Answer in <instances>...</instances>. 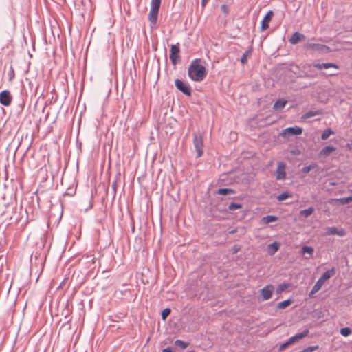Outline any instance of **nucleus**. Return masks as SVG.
Masks as SVG:
<instances>
[{"label": "nucleus", "instance_id": "obj_7", "mask_svg": "<svg viewBox=\"0 0 352 352\" xmlns=\"http://www.w3.org/2000/svg\"><path fill=\"white\" fill-rule=\"evenodd\" d=\"M12 100V97L8 91L4 90L0 93V104L6 107L10 105Z\"/></svg>", "mask_w": 352, "mask_h": 352}, {"label": "nucleus", "instance_id": "obj_19", "mask_svg": "<svg viewBox=\"0 0 352 352\" xmlns=\"http://www.w3.org/2000/svg\"><path fill=\"white\" fill-rule=\"evenodd\" d=\"M336 273V270L334 267H332L331 269L326 271L324 273L322 274V275L319 278L320 280H322V282H325L328 279H329L331 276H333Z\"/></svg>", "mask_w": 352, "mask_h": 352}, {"label": "nucleus", "instance_id": "obj_24", "mask_svg": "<svg viewBox=\"0 0 352 352\" xmlns=\"http://www.w3.org/2000/svg\"><path fill=\"white\" fill-rule=\"evenodd\" d=\"M314 212V208L313 207H309L307 209L300 210V214L301 216L304 217L305 218H307L308 217L311 215Z\"/></svg>", "mask_w": 352, "mask_h": 352}, {"label": "nucleus", "instance_id": "obj_30", "mask_svg": "<svg viewBox=\"0 0 352 352\" xmlns=\"http://www.w3.org/2000/svg\"><path fill=\"white\" fill-rule=\"evenodd\" d=\"M175 345L181 349H185L189 345V343L184 342L181 340H176L175 341Z\"/></svg>", "mask_w": 352, "mask_h": 352}, {"label": "nucleus", "instance_id": "obj_38", "mask_svg": "<svg viewBox=\"0 0 352 352\" xmlns=\"http://www.w3.org/2000/svg\"><path fill=\"white\" fill-rule=\"evenodd\" d=\"M287 288V284H281L276 289V292H277L278 294H280L281 292L285 291Z\"/></svg>", "mask_w": 352, "mask_h": 352}, {"label": "nucleus", "instance_id": "obj_40", "mask_svg": "<svg viewBox=\"0 0 352 352\" xmlns=\"http://www.w3.org/2000/svg\"><path fill=\"white\" fill-rule=\"evenodd\" d=\"M221 10L226 14H228L229 12L228 7L226 5H222L221 6Z\"/></svg>", "mask_w": 352, "mask_h": 352}, {"label": "nucleus", "instance_id": "obj_26", "mask_svg": "<svg viewBox=\"0 0 352 352\" xmlns=\"http://www.w3.org/2000/svg\"><path fill=\"white\" fill-rule=\"evenodd\" d=\"M292 299H287V300L281 301L277 304V308L280 309H285V308L287 307L288 306H289L292 304Z\"/></svg>", "mask_w": 352, "mask_h": 352}, {"label": "nucleus", "instance_id": "obj_34", "mask_svg": "<svg viewBox=\"0 0 352 352\" xmlns=\"http://www.w3.org/2000/svg\"><path fill=\"white\" fill-rule=\"evenodd\" d=\"M251 50L246 51L241 58V62L242 64H245L247 63V57L251 55Z\"/></svg>", "mask_w": 352, "mask_h": 352}, {"label": "nucleus", "instance_id": "obj_33", "mask_svg": "<svg viewBox=\"0 0 352 352\" xmlns=\"http://www.w3.org/2000/svg\"><path fill=\"white\" fill-rule=\"evenodd\" d=\"M242 208V205L237 203H230L228 206V209L231 211L241 209Z\"/></svg>", "mask_w": 352, "mask_h": 352}, {"label": "nucleus", "instance_id": "obj_31", "mask_svg": "<svg viewBox=\"0 0 352 352\" xmlns=\"http://www.w3.org/2000/svg\"><path fill=\"white\" fill-rule=\"evenodd\" d=\"M270 254H274L278 250V244L276 242L271 243L268 245Z\"/></svg>", "mask_w": 352, "mask_h": 352}, {"label": "nucleus", "instance_id": "obj_9", "mask_svg": "<svg viewBox=\"0 0 352 352\" xmlns=\"http://www.w3.org/2000/svg\"><path fill=\"white\" fill-rule=\"evenodd\" d=\"M274 287L272 285H267L261 289V294L263 300H267L271 298Z\"/></svg>", "mask_w": 352, "mask_h": 352}, {"label": "nucleus", "instance_id": "obj_12", "mask_svg": "<svg viewBox=\"0 0 352 352\" xmlns=\"http://www.w3.org/2000/svg\"><path fill=\"white\" fill-rule=\"evenodd\" d=\"M302 133V129L299 126H294V127H288L283 131L282 135L285 136L286 135H300Z\"/></svg>", "mask_w": 352, "mask_h": 352}, {"label": "nucleus", "instance_id": "obj_25", "mask_svg": "<svg viewBox=\"0 0 352 352\" xmlns=\"http://www.w3.org/2000/svg\"><path fill=\"white\" fill-rule=\"evenodd\" d=\"M277 220H278V217L276 216H274V215H267L262 218V221L266 224L272 223V222H274Z\"/></svg>", "mask_w": 352, "mask_h": 352}, {"label": "nucleus", "instance_id": "obj_45", "mask_svg": "<svg viewBox=\"0 0 352 352\" xmlns=\"http://www.w3.org/2000/svg\"><path fill=\"white\" fill-rule=\"evenodd\" d=\"M346 146L349 147L350 148V144H346Z\"/></svg>", "mask_w": 352, "mask_h": 352}, {"label": "nucleus", "instance_id": "obj_36", "mask_svg": "<svg viewBox=\"0 0 352 352\" xmlns=\"http://www.w3.org/2000/svg\"><path fill=\"white\" fill-rule=\"evenodd\" d=\"M291 195L288 192H283L277 197V199L280 201H284L289 197Z\"/></svg>", "mask_w": 352, "mask_h": 352}, {"label": "nucleus", "instance_id": "obj_18", "mask_svg": "<svg viewBox=\"0 0 352 352\" xmlns=\"http://www.w3.org/2000/svg\"><path fill=\"white\" fill-rule=\"evenodd\" d=\"M352 201V197H342L340 199H331L329 202L333 204L334 202L338 203L341 205H345Z\"/></svg>", "mask_w": 352, "mask_h": 352}, {"label": "nucleus", "instance_id": "obj_14", "mask_svg": "<svg viewBox=\"0 0 352 352\" xmlns=\"http://www.w3.org/2000/svg\"><path fill=\"white\" fill-rule=\"evenodd\" d=\"M305 38V36L298 32H294L289 38V42L292 45H296Z\"/></svg>", "mask_w": 352, "mask_h": 352}, {"label": "nucleus", "instance_id": "obj_2", "mask_svg": "<svg viewBox=\"0 0 352 352\" xmlns=\"http://www.w3.org/2000/svg\"><path fill=\"white\" fill-rule=\"evenodd\" d=\"M193 145L197 152V158L201 157L204 153V138L199 132L193 133Z\"/></svg>", "mask_w": 352, "mask_h": 352}, {"label": "nucleus", "instance_id": "obj_42", "mask_svg": "<svg viewBox=\"0 0 352 352\" xmlns=\"http://www.w3.org/2000/svg\"><path fill=\"white\" fill-rule=\"evenodd\" d=\"M208 1H209V0H201V6H202L203 7L206 6V5L207 4V3H208Z\"/></svg>", "mask_w": 352, "mask_h": 352}, {"label": "nucleus", "instance_id": "obj_37", "mask_svg": "<svg viewBox=\"0 0 352 352\" xmlns=\"http://www.w3.org/2000/svg\"><path fill=\"white\" fill-rule=\"evenodd\" d=\"M351 333V330L349 327L342 328L340 330V333L344 336H348Z\"/></svg>", "mask_w": 352, "mask_h": 352}, {"label": "nucleus", "instance_id": "obj_16", "mask_svg": "<svg viewBox=\"0 0 352 352\" xmlns=\"http://www.w3.org/2000/svg\"><path fill=\"white\" fill-rule=\"evenodd\" d=\"M336 150V148L333 146H327L324 147L320 151V156L322 157H327L331 155V153Z\"/></svg>", "mask_w": 352, "mask_h": 352}, {"label": "nucleus", "instance_id": "obj_43", "mask_svg": "<svg viewBox=\"0 0 352 352\" xmlns=\"http://www.w3.org/2000/svg\"><path fill=\"white\" fill-rule=\"evenodd\" d=\"M116 183L115 182V183H113V188L115 189V188H116Z\"/></svg>", "mask_w": 352, "mask_h": 352}, {"label": "nucleus", "instance_id": "obj_15", "mask_svg": "<svg viewBox=\"0 0 352 352\" xmlns=\"http://www.w3.org/2000/svg\"><path fill=\"white\" fill-rule=\"evenodd\" d=\"M158 12H159V10L153 9V8L150 9V12L148 14V20L151 22V23L153 25H155L157 23Z\"/></svg>", "mask_w": 352, "mask_h": 352}, {"label": "nucleus", "instance_id": "obj_3", "mask_svg": "<svg viewBox=\"0 0 352 352\" xmlns=\"http://www.w3.org/2000/svg\"><path fill=\"white\" fill-rule=\"evenodd\" d=\"M317 69L315 67V63L311 64H305L301 67V72L302 73V76L306 78H314L317 76L318 74L316 70Z\"/></svg>", "mask_w": 352, "mask_h": 352}, {"label": "nucleus", "instance_id": "obj_32", "mask_svg": "<svg viewBox=\"0 0 352 352\" xmlns=\"http://www.w3.org/2000/svg\"><path fill=\"white\" fill-rule=\"evenodd\" d=\"M161 0H151V8L160 10Z\"/></svg>", "mask_w": 352, "mask_h": 352}, {"label": "nucleus", "instance_id": "obj_29", "mask_svg": "<svg viewBox=\"0 0 352 352\" xmlns=\"http://www.w3.org/2000/svg\"><path fill=\"white\" fill-rule=\"evenodd\" d=\"M314 252V250L311 246L305 245V246H303L301 248V253L302 254H306L307 253V254H308L309 255V256H312Z\"/></svg>", "mask_w": 352, "mask_h": 352}, {"label": "nucleus", "instance_id": "obj_22", "mask_svg": "<svg viewBox=\"0 0 352 352\" xmlns=\"http://www.w3.org/2000/svg\"><path fill=\"white\" fill-rule=\"evenodd\" d=\"M322 112L321 110H316V111H310L307 112L306 113L303 114L301 117L302 120H307L310 118L322 115Z\"/></svg>", "mask_w": 352, "mask_h": 352}, {"label": "nucleus", "instance_id": "obj_39", "mask_svg": "<svg viewBox=\"0 0 352 352\" xmlns=\"http://www.w3.org/2000/svg\"><path fill=\"white\" fill-rule=\"evenodd\" d=\"M289 346V344L288 343V340H287L285 342L281 344L279 346V351H283L285 349H286L287 347H288Z\"/></svg>", "mask_w": 352, "mask_h": 352}, {"label": "nucleus", "instance_id": "obj_17", "mask_svg": "<svg viewBox=\"0 0 352 352\" xmlns=\"http://www.w3.org/2000/svg\"><path fill=\"white\" fill-rule=\"evenodd\" d=\"M324 283L322 282V280L318 279L317 280V282L315 283V285H314V287H312L311 292L309 294V298H313L314 294L318 292L321 289V287H322Z\"/></svg>", "mask_w": 352, "mask_h": 352}, {"label": "nucleus", "instance_id": "obj_27", "mask_svg": "<svg viewBox=\"0 0 352 352\" xmlns=\"http://www.w3.org/2000/svg\"><path fill=\"white\" fill-rule=\"evenodd\" d=\"M217 193L218 195H228L230 194H234V190L231 188H219L217 191Z\"/></svg>", "mask_w": 352, "mask_h": 352}, {"label": "nucleus", "instance_id": "obj_41", "mask_svg": "<svg viewBox=\"0 0 352 352\" xmlns=\"http://www.w3.org/2000/svg\"><path fill=\"white\" fill-rule=\"evenodd\" d=\"M162 352H173L170 347H167L163 349Z\"/></svg>", "mask_w": 352, "mask_h": 352}, {"label": "nucleus", "instance_id": "obj_5", "mask_svg": "<svg viewBox=\"0 0 352 352\" xmlns=\"http://www.w3.org/2000/svg\"><path fill=\"white\" fill-rule=\"evenodd\" d=\"M175 85L178 90L182 91L184 94L190 96H191V88L186 82H183L179 79L175 80Z\"/></svg>", "mask_w": 352, "mask_h": 352}, {"label": "nucleus", "instance_id": "obj_28", "mask_svg": "<svg viewBox=\"0 0 352 352\" xmlns=\"http://www.w3.org/2000/svg\"><path fill=\"white\" fill-rule=\"evenodd\" d=\"M332 134H334L333 131L331 129L328 128L322 132L321 135V139L323 140H326Z\"/></svg>", "mask_w": 352, "mask_h": 352}, {"label": "nucleus", "instance_id": "obj_44", "mask_svg": "<svg viewBox=\"0 0 352 352\" xmlns=\"http://www.w3.org/2000/svg\"><path fill=\"white\" fill-rule=\"evenodd\" d=\"M235 232H236V231H235V230H232V231H231V232H230V233H232V234H234V233H235Z\"/></svg>", "mask_w": 352, "mask_h": 352}, {"label": "nucleus", "instance_id": "obj_1", "mask_svg": "<svg viewBox=\"0 0 352 352\" xmlns=\"http://www.w3.org/2000/svg\"><path fill=\"white\" fill-rule=\"evenodd\" d=\"M201 63V58H196L188 67V75L192 81L201 82L207 75L206 67Z\"/></svg>", "mask_w": 352, "mask_h": 352}, {"label": "nucleus", "instance_id": "obj_21", "mask_svg": "<svg viewBox=\"0 0 352 352\" xmlns=\"http://www.w3.org/2000/svg\"><path fill=\"white\" fill-rule=\"evenodd\" d=\"M287 103V101L285 99H279L276 101V102L273 105V109L275 111H279L283 109L286 104Z\"/></svg>", "mask_w": 352, "mask_h": 352}, {"label": "nucleus", "instance_id": "obj_13", "mask_svg": "<svg viewBox=\"0 0 352 352\" xmlns=\"http://www.w3.org/2000/svg\"><path fill=\"white\" fill-rule=\"evenodd\" d=\"M309 330L308 329H305L301 333H297L296 334L295 336H292L291 338H289L287 340H288V343L289 344V345L292 344L293 343L305 338L306 336H308L309 334Z\"/></svg>", "mask_w": 352, "mask_h": 352}, {"label": "nucleus", "instance_id": "obj_6", "mask_svg": "<svg viewBox=\"0 0 352 352\" xmlns=\"http://www.w3.org/2000/svg\"><path fill=\"white\" fill-rule=\"evenodd\" d=\"M305 47L317 52H329V47L327 45L320 43H306Z\"/></svg>", "mask_w": 352, "mask_h": 352}, {"label": "nucleus", "instance_id": "obj_11", "mask_svg": "<svg viewBox=\"0 0 352 352\" xmlns=\"http://www.w3.org/2000/svg\"><path fill=\"white\" fill-rule=\"evenodd\" d=\"M273 15L274 12L272 10L268 11L265 15L261 21V30L262 32L266 30L269 28V23L272 21Z\"/></svg>", "mask_w": 352, "mask_h": 352}, {"label": "nucleus", "instance_id": "obj_4", "mask_svg": "<svg viewBox=\"0 0 352 352\" xmlns=\"http://www.w3.org/2000/svg\"><path fill=\"white\" fill-rule=\"evenodd\" d=\"M179 43L172 45L170 47V59L173 65H177L180 60L179 56Z\"/></svg>", "mask_w": 352, "mask_h": 352}, {"label": "nucleus", "instance_id": "obj_8", "mask_svg": "<svg viewBox=\"0 0 352 352\" xmlns=\"http://www.w3.org/2000/svg\"><path fill=\"white\" fill-rule=\"evenodd\" d=\"M285 168L286 165L284 162H278L276 172V178L277 180H284L285 179Z\"/></svg>", "mask_w": 352, "mask_h": 352}, {"label": "nucleus", "instance_id": "obj_35", "mask_svg": "<svg viewBox=\"0 0 352 352\" xmlns=\"http://www.w3.org/2000/svg\"><path fill=\"white\" fill-rule=\"evenodd\" d=\"M170 312L171 310L170 308L163 309L161 314L162 320H166V318L170 315Z\"/></svg>", "mask_w": 352, "mask_h": 352}, {"label": "nucleus", "instance_id": "obj_20", "mask_svg": "<svg viewBox=\"0 0 352 352\" xmlns=\"http://www.w3.org/2000/svg\"><path fill=\"white\" fill-rule=\"evenodd\" d=\"M315 67L318 69H329L331 67H333L336 69L339 68V67L336 64L331 63H315Z\"/></svg>", "mask_w": 352, "mask_h": 352}, {"label": "nucleus", "instance_id": "obj_23", "mask_svg": "<svg viewBox=\"0 0 352 352\" xmlns=\"http://www.w3.org/2000/svg\"><path fill=\"white\" fill-rule=\"evenodd\" d=\"M315 168H318V166L317 164L316 163H313L309 166H304L302 169H301V172L302 173H308L309 172H310L311 170L315 169Z\"/></svg>", "mask_w": 352, "mask_h": 352}, {"label": "nucleus", "instance_id": "obj_10", "mask_svg": "<svg viewBox=\"0 0 352 352\" xmlns=\"http://www.w3.org/2000/svg\"><path fill=\"white\" fill-rule=\"evenodd\" d=\"M327 235H338L339 236H344L346 234V232L344 229H338L336 227H327L326 228Z\"/></svg>", "mask_w": 352, "mask_h": 352}]
</instances>
